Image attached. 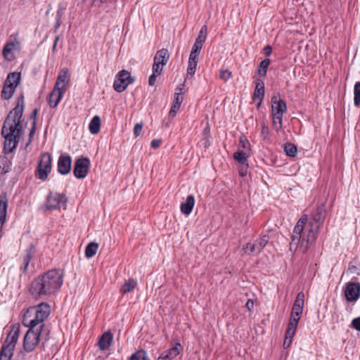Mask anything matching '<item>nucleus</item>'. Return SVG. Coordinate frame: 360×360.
<instances>
[{
    "label": "nucleus",
    "mask_w": 360,
    "mask_h": 360,
    "mask_svg": "<svg viewBox=\"0 0 360 360\" xmlns=\"http://www.w3.org/2000/svg\"><path fill=\"white\" fill-rule=\"evenodd\" d=\"M326 217L324 205L316 207L312 214L311 220L307 224L308 217L303 215L294 227L290 243V250L304 253L315 241L317 233L322 226Z\"/></svg>",
    "instance_id": "nucleus-1"
},
{
    "label": "nucleus",
    "mask_w": 360,
    "mask_h": 360,
    "mask_svg": "<svg viewBox=\"0 0 360 360\" xmlns=\"http://www.w3.org/2000/svg\"><path fill=\"white\" fill-rule=\"evenodd\" d=\"M24 110V96L18 98L17 105L7 115L2 129L1 134L5 139L4 150L5 153H11L17 147V137L19 136L21 118Z\"/></svg>",
    "instance_id": "nucleus-2"
},
{
    "label": "nucleus",
    "mask_w": 360,
    "mask_h": 360,
    "mask_svg": "<svg viewBox=\"0 0 360 360\" xmlns=\"http://www.w3.org/2000/svg\"><path fill=\"white\" fill-rule=\"evenodd\" d=\"M63 282L60 271L51 269L35 278L30 283L29 291L34 298H42L59 290Z\"/></svg>",
    "instance_id": "nucleus-3"
},
{
    "label": "nucleus",
    "mask_w": 360,
    "mask_h": 360,
    "mask_svg": "<svg viewBox=\"0 0 360 360\" xmlns=\"http://www.w3.org/2000/svg\"><path fill=\"white\" fill-rule=\"evenodd\" d=\"M50 312V306L45 302L30 307L24 314L22 323L32 328H38L41 326L44 327V321L49 316Z\"/></svg>",
    "instance_id": "nucleus-4"
},
{
    "label": "nucleus",
    "mask_w": 360,
    "mask_h": 360,
    "mask_svg": "<svg viewBox=\"0 0 360 360\" xmlns=\"http://www.w3.org/2000/svg\"><path fill=\"white\" fill-rule=\"evenodd\" d=\"M20 333V326H13L8 334L4 344L0 351V360H11L13 351L18 341Z\"/></svg>",
    "instance_id": "nucleus-5"
},
{
    "label": "nucleus",
    "mask_w": 360,
    "mask_h": 360,
    "mask_svg": "<svg viewBox=\"0 0 360 360\" xmlns=\"http://www.w3.org/2000/svg\"><path fill=\"white\" fill-rule=\"evenodd\" d=\"M20 77V73L17 72H13L8 75L1 91V96L3 99L8 100L12 97L15 89L19 84Z\"/></svg>",
    "instance_id": "nucleus-6"
},
{
    "label": "nucleus",
    "mask_w": 360,
    "mask_h": 360,
    "mask_svg": "<svg viewBox=\"0 0 360 360\" xmlns=\"http://www.w3.org/2000/svg\"><path fill=\"white\" fill-rule=\"evenodd\" d=\"M51 168L52 158L51 154L49 153H42L35 171V176L40 180H46L51 171Z\"/></svg>",
    "instance_id": "nucleus-7"
},
{
    "label": "nucleus",
    "mask_w": 360,
    "mask_h": 360,
    "mask_svg": "<svg viewBox=\"0 0 360 360\" xmlns=\"http://www.w3.org/2000/svg\"><path fill=\"white\" fill-rule=\"evenodd\" d=\"M42 328L43 326H39L38 328H29L23 341V347L26 352H32L38 345Z\"/></svg>",
    "instance_id": "nucleus-8"
},
{
    "label": "nucleus",
    "mask_w": 360,
    "mask_h": 360,
    "mask_svg": "<svg viewBox=\"0 0 360 360\" xmlns=\"http://www.w3.org/2000/svg\"><path fill=\"white\" fill-rule=\"evenodd\" d=\"M134 82V78L131 77L130 73L125 70H122L117 75L114 81L113 88L117 92L121 93Z\"/></svg>",
    "instance_id": "nucleus-9"
},
{
    "label": "nucleus",
    "mask_w": 360,
    "mask_h": 360,
    "mask_svg": "<svg viewBox=\"0 0 360 360\" xmlns=\"http://www.w3.org/2000/svg\"><path fill=\"white\" fill-rule=\"evenodd\" d=\"M68 198L63 193L50 192L46 198V206L48 210H58L66 206Z\"/></svg>",
    "instance_id": "nucleus-10"
},
{
    "label": "nucleus",
    "mask_w": 360,
    "mask_h": 360,
    "mask_svg": "<svg viewBox=\"0 0 360 360\" xmlns=\"http://www.w3.org/2000/svg\"><path fill=\"white\" fill-rule=\"evenodd\" d=\"M269 237L264 235L254 243H248L243 247V250L247 255L259 254L269 242Z\"/></svg>",
    "instance_id": "nucleus-11"
},
{
    "label": "nucleus",
    "mask_w": 360,
    "mask_h": 360,
    "mask_svg": "<svg viewBox=\"0 0 360 360\" xmlns=\"http://www.w3.org/2000/svg\"><path fill=\"white\" fill-rule=\"evenodd\" d=\"M91 162L88 158H79L76 160L73 169L74 176L77 179H84L90 169Z\"/></svg>",
    "instance_id": "nucleus-12"
},
{
    "label": "nucleus",
    "mask_w": 360,
    "mask_h": 360,
    "mask_svg": "<svg viewBox=\"0 0 360 360\" xmlns=\"http://www.w3.org/2000/svg\"><path fill=\"white\" fill-rule=\"evenodd\" d=\"M345 295L348 302H355L360 297V283L349 282L346 284Z\"/></svg>",
    "instance_id": "nucleus-13"
},
{
    "label": "nucleus",
    "mask_w": 360,
    "mask_h": 360,
    "mask_svg": "<svg viewBox=\"0 0 360 360\" xmlns=\"http://www.w3.org/2000/svg\"><path fill=\"white\" fill-rule=\"evenodd\" d=\"M183 101H184L183 87L178 86L176 89V91L174 95L173 103H172L170 110L169 112V117H174L176 116V114L177 111L179 110Z\"/></svg>",
    "instance_id": "nucleus-14"
},
{
    "label": "nucleus",
    "mask_w": 360,
    "mask_h": 360,
    "mask_svg": "<svg viewBox=\"0 0 360 360\" xmlns=\"http://www.w3.org/2000/svg\"><path fill=\"white\" fill-rule=\"evenodd\" d=\"M71 167V157L67 154L60 155L58 160V172L62 175H66L70 172Z\"/></svg>",
    "instance_id": "nucleus-15"
},
{
    "label": "nucleus",
    "mask_w": 360,
    "mask_h": 360,
    "mask_svg": "<svg viewBox=\"0 0 360 360\" xmlns=\"http://www.w3.org/2000/svg\"><path fill=\"white\" fill-rule=\"evenodd\" d=\"M70 80V74L68 68L62 69L57 77L56 84L54 87H56V91L58 89H64L65 92L67 90V85Z\"/></svg>",
    "instance_id": "nucleus-16"
},
{
    "label": "nucleus",
    "mask_w": 360,
    "mask_h": 360,
    "mask_svg": "<svg viewBox=\"0 0 360 360\" xmlns=\"http://www.w3.org/2000/svg\"><path fill=\"white\" fill-rule=\"evenodd\" d=\"M271 111L272 115H283L287 110L285 102L281 99L278 96H274L271 98Z\"/></svg>",
    "instance_id": "nucleus-17"
},
{
    "label": "nucleus",
    "mask_w": 360,
    "mask_h": 360,
    "mask_svg": "<svg viewBox=\"0 0 360 360\" xmlns=\"http://www.w3.org/2000/svg\"><path fill=\"white\" fill-rule=\"evenodd\" d=\"M303 304L297 303L293 304L288 325L297 327L300 316L303 311Z\"/></svg>",
    "instance_id": "nucleus-18"
},
{
    "label": "nucleus",
    "mask_w": 360,
    "mask_h": 360,
    "mask_svg": "<svg viewBox=\"0 0 360 360\" xmlns=\"http://www.w3.org/2000/svg\"><path fill=\"white\" fill-rule=\"evenodd\" d=\"M112 340L113 335L112 334V333L110 331L105 332L98 339V347L101 350H105L108 349L112 342Z\"/></svg>",
    "instance_id": "nucleus-19"
},
{
    "label": "nucleus",
    "mask_w": 360,
    "mask_h": 360,
    "mask_svg": "<svg viewBox=\"0 0 360 360\" xmlns=\"http://www.w3.org/2000/svg\"><path fill=\"white\" fill-rule=\"evenodd\" d=\"M56 90V87H53L49 98V104L51 108H55L58 105L65 93L64 89Z\"/></svg>",
    "instance_id": "nucleus-20"
},
{
    "label": "nucleus",
    "mask_w": 360,
    "mask_h": 360,
    "mask_svg": "<svg viewBox=\"0 0 360 360\" xmlns=\"http://www.w3.org/2000/svg\"><path fill=\"white\" fill-rule=\"evenodd\" d=\"M7 207L8 202L6 196L1 195L0 196V238L2 236V226L6 220Z\"/></svg>",
    "instance_id": "nucleus-21"
},
{
    "label": "nucleus",
    "mask_w": 360,
    "mask_h": 360,
    "mask_svg": "<svg viewBox=\"0 0 360 360\" xmlns=\"http://www.w3.org/2000/svg\"><path fill=\"white\" fill-rule=\"evenodd\" d=\"M182 350L183 347L181 345L179 342H176L174 347L165 351L161 354V355L165 358V359L171 360L175 358Z\"/></svg>",
    "instance_id": "nucleus-22"
},
{
    "label": "nucleus",
    "mask_w": 360,
    "mask_h": 360,
    "mask_svg": "<svg viewBox=\"0 0 360 360\" xmlns=\"http://www.w3.org/2000/svg\"><path fill=\"white\" fill-rule=\"evenodd\" d=\"M195 204V198L193 195H189L187 196L186 201L181 203L180 209L181 212L186 214L188 215L191 213L193 206Z\"/></svg>",
    "instance_id": "nucleus-23"
},
{
    "label": "nucleus",
    "mask_w": 360,
    "mask_h": 360,
    "mask_svg": "<svg viewBox=\"0 0 360 360\" xmlns=\"http://www.w3.org/2000/svg\"><path fill=\"white\" fill-rule=\"evenodd\" d=\"M169 56L170 55L168 50L166 49H162L157 51L153 61L158 62L162 64V65H165L169 59Z\"/></svg>",
    "instance_id": "nucleus-24"
},
{
    "label": "nucleus",
    "mask_w": 360,
    "mask_h": 360,
    "mask_svg": "<svg viewBox=\"0 0 360 360\" xmlns=\"http://www.w3.org/2000/svg\"><path fill=\"white\" fill-rule=\"evenodd\" d=\"M137 285V282L134 278H129L120 287V292L122 295L131 292Z\"/></svg>",
    "instance_id": "nucleus-25"
},
{
    "label": "nucleus",
    "mask_w": 360,
    "mask_h": 360,
    "mask_svg": "<svg viewBox=\"0 0 360 360\" xmlns=\"http://www.w3.org/2000/svg\"><path fill=\"white\" fill-rule=\"evenodd\" d=\"M297 327H295L292 326L288 325V328L285 332V338L283 342L284 348H288L290 346L293 337L295 334L296 330Z\"/></svg>",
    "instance_id": "nucleus-26"
},
{
    "label": "nucleus",
    "mask_w": 360,
    "mask_h": 360,
    "mask_svg": "<svg viewBox=\"0 0 360 360\" xmlns=\"http://www.w3.org/2000/svg\"><path fill=\"white\" fill-rule=\"evenodd\" d=\"M34 253V248L33 245L30 244V246L26 250V254L23 257V267L22 271L23 273H26L27 270V267L29 266L30 262L32 257V255Z\"/></svg>",
    "instance_id": "nucleus-27"
},
{
    "label": "nucleus",
    "mask_w": 360,
    "mask_h": 360,
    "mask_svg": "<svg viewBox=\"0 0 360 360\" xmlns=\"http://www.w3.org/2000/svg\"><path fill=\"white\" fill-rule=\"evenodd\" d=\"M101 129V119L99 116L95 115L91 120L89 129L92 134H97Z\"/></svg>",
    "instance_id": "nucleus-28"
},
{
    "label": "nucleus",
    "mask_w": 360,
    "mask_h": 360,
    "mask_svg": "<svg viewBox=\"0 0 360 360\" xmlns=\"http://www.w3.org/2000/svg\"><path fill=\"white\" fill-rule=\"evenodd\" d=\"M250 152L248 150H239L233 155L234 159L241 164H246L248 158L250 157Z\"/></svg>",
    "instance_id": "nucleus-29"
},
{
    "label": "nucleus",
    "mask_w": 360,
    "mask_h": 360,
    "mask_svg": "<svg viewBox=\"0 0 360 360\" xmlns=\"http://www.w3.org/2000/svg\"><path fill=\"white\" fill-rule=\"evenodd\" d=\"M98 249V243L91 242L87 245L85 249V256L87 258L93 257L97 252Z\"/></svg>",
    "instance_id": "nucleus-30"
},
{
    "label": "nucleus",
    "mask_w": 360,
    "mask_h": 360,
    "mask_svg": "<svg viewBox=\"0 0 360 360\" xmlns=\"http://www.w3.org/2000/svg\"><path fill=\"white\" fill-rule=\"evenodd\" d=\"M271 63V60L269 59H264L262 60L259 63V68L257 70L258 75L261 77H265L266 75V72L269 65Z\"/></svg>",
    "instance_id": "nucleus-31"
},
{
    "label": "nucleus",
    "mask_w": 360,
    "mask_h": 360,
    "mask_svg": "<svg viewBox=\"0 0 360 360\" xmlns=\"http://www.w3.org/2000/svg\"><path fill=\"white\" fill-rule=\"evenodd\" d=\"M284 151L288 156L294 158L297 155V149L295 144L286 143L284 144Z\"/></svg>",
    "instance_id": "nucleus-32"
},
{
    "label": "nucleus",
    "mask_w": 360,
    "mask_h": 360,
    "mask_svg": "<svg viewBox=\"0 0 360 360\" xmlns=\"http://www.w3.org/2000/svg\"><path fill=\"white\" fill-rule=\"evenodd\" d=\"M354 104L360 106V82H356L354 86Z\"/></svg>",
    "instance_id": "nucleus-33"
},
{
    "label": "nucleus",
    "mask_w": 360,
    "mask_h": 360,
    "mask_svg": "<svg viewBox=\"0 0 360 360\" xmlns=\"http://www.w3.org/2000/svg\"><path fill=\"white\" fill-rule=\"evenodd\" d=\"M250 144L247 137L241 135L239 138L238 149L250 152Z\"/></svg>",
    "instance_id": "nucleus-34"
},
{
    "label": "nucleus",
    "mask_w": 360,
    "mask_h": 360,
    "mask_svg": "<svg viewBox=\"0 0 360 360\" xmlns=\"http://www.w3.org/2000/svg\"><path fill=\"white\" fill-rule=\"evenodd\" d=\"M273 117V128L276 131H278L283 127V116L281 115H272Z\"/></svg>",
    "instance_id": "nucleus-35"
},
{
    "label": "nucleus",
    "mask_w": 360,
    "mask_h": 360,
    "mask_svg": "<svg viewBox=\"0 0 360 360\" xmlns=\"http://www.w3.org/2000/svg\"><path fill=\"white\" fill-rule=\"evenodd\" d=\"M147 354L143 349H139L133 354L129 360H146Z\"/></svg>",
    "instance_id": "nucleus-36"
},
{
    "label": "nucleus",
    "mask_w": 360,
    "mask_h": 360,
    "mask_svg": "<svg viewBox=\"0 0 360 360\" xmlns=\"http://www.w3.org/2000/svg\"><path fill=\"white\" fill-rule=\"evenodd\" d=\"M14 46H15V45L13 42L8 43L4 46V48L3 49V55L6 60H12V57H10L9 54L11 53V52L13 50V49L14 48Z\"/></svg>",
    "instance_id": "nucleus-37"
},
{
    "label": "nucleus",
    "mask_w": 360,
    "mask_h": 360,
    "mask_svg": "<svg viewBox=\"0 0 360 360\" xmlns=\"http://www.w3.org/2000/svg\"><path fill=\"white\" fill-rule=\"evenodd\" d=\"M207 27L206 25H203L199 33H198V35L197 37V38L195 39V40L197 41H199L200 42H202L204 43L205 41V39H206V37H207Z\"/></svg>",
    "instance_id": "nucleus-38"
},
{
    "label": "nucleus",
    "mask_w": 360,
    "mask_h": 360,
    "mask_svg": "<svg viewBox=\"0 0 360 360\" xmlns=\"http://www.w3.org/2000/svg\"><path fill=\"white\" fill-rule=\"evenodd\" d=\"M264 96V89H255L254 91V99H258L259 101V103L262 101Z\"/></svg>",
    "instance_id": "nucleus-39"
},
{
    "label": "nucleus",
    "mask_w": 360,
    "mask_h": 360,
    "mask_svg": "<svg viewBox=\"0 0 360 360\" xmlns=\"http://www.w3.org/2000/svg\"><path fill=\"white\" fill-rule=\"evenodd\" d=\"M163 66L164 65H162V64L153 61L152 68L153 73H154L155 75H160L163 69Z\"/></svg>",
    "instance_id": "nucleus-40"
},
{
    "label": "nucleus",
    "mask_w": 360,
    "mask_h": 360,
    "mask_svg": "<svg viewBox=\"0 0 360 360\" xmlns=\"http://www.w3.org/2000/svg\"><path fill=\"white\" fill-rule=\"evenodd\" d=\"M198 63L188 60V65L187 68V75L193 76L196 70Z\"/></svg>",
    "instance_id": "nucleus-41"
},
{
    "label": "nucleus",
    "mask_w": 360,
    "mask_h": 360,
    "mask_svg": "<svg viewBox=\"0 0 360 360\" xmlns=\"http://www.w3.org/2000/svg\"><path fill=\"white\" fill-rule=\"evenodd\" d=\"M232 77V72L229 70H221L219 72V77L224 80L227 81Z\"/></svg>",
    "instance_id": "nucleus-42"
},
{
    "label": "nucleus",
    "mask_w": 360,
    "mask_h": 360,
    "mask_svg": "<svg viewBox=\"0 0 360 360\" xmlns=\"http://www.w3.org/2000/svg\"><path fill=\"white\" fill-rule=\"evenodd\" d=\"M203 43L195 40L192 47L191 53L199 55L200 50L202 49Z\"/></svg>",
    "instance_id": "nucleus-43"
},
{
    "label": "nucleus",
    "mask_w": 360,
    "mask_h": 360,
    "mask_svg": "<svg viewBox=\"0 0 360 360\" xmlns=\"http://www.w3.org/2000/svg\"><path fill=\"white\" fill-rule=\"evenodd\" d=\"M261 135L264 140H269V129L265 124H263L261 129Z\"/></svg>",
    "instance_id": "nucleus-44"
},
{
    "label": "nucleus",
    "mask_w": 360,
    "mask_h": 360,
    "mask_svg": "<svg viewBox=\"0 0 360 360\" xmlns=\"http://www.w3.org/2000/svg\"><path fill=\"white\" fill-rule=\"evenodd\" d=\"M347 272L352 274H356L357 276L360 275V270L357 266L351 263L349 264V267L347 269Z\"/></svg>",
    "instance_id": "nucleus-45"
},
{
    "label": "nucleus",
    "mask_w": 360,
    "mask_h": 360,
    "mask_svg": "<svg viewBox=\"0 0 360 360\" xmlns=\"http://www.w3.org/2000/svg\"><path fill=\"white\" fill-rule=\"evenodd\" d=\"M142 129H143V124L141 123H136L135 124L134 128V134L135 137H137L139 135H141V134L142 132Z\"/></svg>",
    "instance_id": "nucleus-46"
},
{
    "label": "nucleus",
    "mask_w": 360,
    "mask_h": 360,
    "mask_svg": "<svg viewBox=\"0 0 360 360\" xmlns=\"http://www.w3.org/2000/svg\"><path fill=\"white\" fill-rule=\"evenodd\" d=\"M304 294L302 292H300L296 297V300H295L294 303L300 304L304 305Z\"/></svg>",
    "instance_id": "nucleus-47"
},
{
    "label": "nucleus",
    "mask_w": 360,
    "mask_h": 360,
    "mask_svg": "<svg viewBox=\"0 0 360 360\" xmlns=\"http://www.w3.org/2000/svg\"><path fill=\"white\" fill-rule=\"evenodd\" d=\"M352 325L356 330L360 331V317L354 319Z\"/></svg>",
    "instance_id": "nucleus-48"
},
{
    "label": "nucleus",
    "mask_w": 360,
    "mask_h": 360,
    "mask_svg": "<svg viewBox=\"0 0 360 360\" xmlns=\"http://www.w3.org/2000/svg\"><path fill=\"white\" fill-rule=\"evenodd\" d=\"M158 75H155L154 73H153L150 77H149V79H148V84L151 86H154L155 82H156V78Z\"/></svg>",
    "instance_id": "nucleus-49"
},
{
    "label": "nucleus",
    "mask_w": 360,
    "mask_h": 360,
    "mask_svg": "<svg viewBox=\"0 0 360 360\" xmlns=\"http://www.w3.org/2000/svg\"><path fill=\"white\" fill-rule=\"evenodd\" d=\"M161 144V140L160 139H153L150 143V146L153 148H158L160 147Z\"/></svg>",
    "instance_id": "nucleus-50"
},
{
    "label": "nucleus",
    "mask_w": 360,
    "mask_h": 360,
    "mask_svg": "<svg viewBox=\"0 0 360 360\" xmlns=\"http://www.w3.org/2000/svg\"><path fill=\"white\" fill-rule=\"evenodd\" d=\"M272 53V48L270 45H266L264 48V53L266 56H269Z\"/></svg>",
    "instance_id": "nucleus-51"
},
{
    "label": "nucleus",
    "mask_w": 360,
    "mask_h": 360,
    "mask_svg": "<svg viewBox=\"0 0 360 360\" xmlns=\"http://www.w3.org/2000/svg\"><path fill=\"white\" fill-rule=\"evenodd\" d=\"M198 56L199 55L191 52L188 60L198 63Z\"/></svg>",
    "instance_id": "nucleus-52"
},
{
    "label": "nucleus",
    "mask_w": 360,
    "mask_h": 360,
    "mask_svg": "<svg viewBox=\"0 0 360 360\" xmlns=\"http://www.w3.org/2000/svg\"><path fill=\"white\" fill-rule=\"evenodd\" d=\"M264 89V84L262 79H257L256 82L255 89Z\"/></svg>",
    "instance_id": "nucleus-53"
},
{
    "label": "nucleus",
    "mask_w": 360,
    "mask_h": 360,
    "mask_svg": "<svg viewBox=\"0 0 360 360\" xmlns=\"http://www.w3.org/2000/svg\"><path fill=\"white\" fill-rule=\"evenodd\" d=\"M245 307L249 311H251L254 307V302L252 300H248L245 304Z\"/></svg>",
    "instance_id": "nucleus-54"
},
{
    "label": "nucleus",
    "mask_w": 360,
    "mask_h": 360,
    "mask_svg": "<svg viewBox=\"0 0 360 360\" xmlns=\"http://www.w3.org/2000/svg\"><path fill=\"white\" fill-rule=\"evenodd\" d=\"M35 127H36V120H34V122L32 123V127L29 134L30 138H32L34 136V134L35 133Z\"/></svg>",
    "instance_id": "nucleus-55"
},
{
    "label": "nucleus",
    "mask_w": 360,
    "mask_h": 360,
    "mask_svg": "<svg viewBox=\"0 0 360 360\" xmlns=\"http://www.w3.org/2000/svg\"><path fill=\"white\" fill-rule=\"evenodd\" d=\"M210 140H209L208 137L206 136L205 138L204 147L205 148H208L210 146Z\"/></svg>",
    "instance_id": "nucleus-56"
},
{
    "label": "nucleus",
    "mask_w": 360,
    "mask_h": 360,
    "mask_svg": "<svg viewBox=\"0 0 360 360\" xmlns=\"http://www.w3.org/2000/svg\"><path fill=\"white\" fill-rule=\"evenodd\" d=\"M37 112H38V110H37V108H35V109L32 111V114H31V116H30V117H31V118H34V120H35V119H36V117H37Z\"/></svg>",
    "instance_id": "nucleus-57"
},
{
    "label": "nucleus",
    "mask_w": 360,
    "mask_h": 360,
    "mask_svg": "<svg viewBox=\"0 0 360 360\" xmlns=\"http://www.w3.org/2000/svg\"><path fill=\"white\" fill-rule=\"evenodd\" d=\"M240 175L242 176H244L246 175V171H244L243 169H241L239 172Z\"/></svg>",
    "instance_id": "nucleus-58"
},
{
    "label": "nucleus",
    "mask_w": 360,
    "mask_h": 360,
    "mask_svg": "<svg viewBox=\"0 0 360 360\" xmlns=\"http://www.w3.org/2000/svg\"><path fill=\"white\" fill-rule=\"evenodd\" d=\"M57 43L56 41L53 42L52 50L54 51L56 49Z\"/></svg>",
    "instance_id": "nucleus-59"
},
{
    "label": "nucleus",
    "mask_w": 360,
    "mask_h": 360,
    "mask_svg": "<svg viewBox=\"0 0 360 360\" xmlns=\"http://www.w3.org/2000/svg\"><path fill=\"white\" fill-rule=\"evenodd\" d=\"M157 360H166V359H165V358H164L162 355H160V356L158 358V359H157Z\"/></svg>",
    "instance_id": "nucleus-60"
},
{
    "label": "nucleus",
    "mask_w": 360,
    "mask_h": 360,
    "mask_svg": "<svg viewBox=\"0 0 360 360\" xmlns=\"http://www.w3.org/2000/svg\"><path fill=\"white\" fill-rule=\"evenodd\" d=\"M58 39H59V37H56L54 41H56V43H58Z\"/></svg>",
    "instance_id": "nucleus-61"
},
{
    "label": "nucleus",
    "mask_w": 360,
    "mask_h": 360,
    "mask_svg": "<svg viewBox=\"0 0 360 360\" xmlns=\"http://www.w3.org/2000/svg\"><path fill=\"white\" fill-rule=\"evenodd\" d=\"M102 3L105 2L107 0H100Z\"/></svg>",
    "instance_id": "nucleus-62"
}]
</instances>
